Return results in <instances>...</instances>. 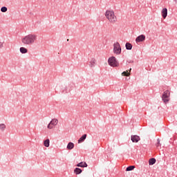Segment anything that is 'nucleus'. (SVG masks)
I'll return each mask as SVG.
<instances>
[{"label":"nucleus","instance_id":"nucleus-1","mask_svg":"<svg viewBox=\"0 0 177 177\" xmlns=\"http://www.w3.org/2000/svg\"><path fill=\"white\" fill-rule=\"evenodd\" d=\"M104 16L106 20L111 24H115V23H117V15H115L114 10H106L105 11Z\"/></svg>","mask_w":177,"mask_h":177},{"label":"nucleus","instance_id":"nucleus-2","mask_svg":"<svg viewBox=\"0 0 177 177\" xmlns=\"http://www.w3.org/2000/svg\"><path fill=\"white\" fill-rule=\"evenodd\" d=\"M37 41V35L29 34L21 38L24 45H32Z\"/></svg>","mask_w":177,"mask_h":177},{"label":"nucleus","instance_id":"nucleus-3","mask_svg":"<svg viewBox=\"0 0 177 177\" xmlns=\"http://www.w3.org/2000/svg\"><path fill=\"white\" fill-rule=\"evenodd\" d=\"M108 63L111 67H118L119 64L115 57H111L108 59Z\"/></svg>","mask_w":177,"mask_h":177},{"label":"nucleus","instance_id":"nucleus-4","mask_svg":"<svg viewBox=\"0 0 177 177\" xmlns=\"http://www.w3.org/2000/svg\"><path fill=\"white\" fill-rule=\"evenodd\" d=\"M169 96H171V92H169V90L163 92V94L162 95V100L164 103H168V102H169Z\"/></svg>","mask_w":177,"mask_h":177},{"label":"nucleus","instance_id":"nucleus-5","mask_svg":"<svg viewBox=\"0 0 177 177\" xmlns=\"http://www.w3.org/2000/svg\"><path fill=\"white\" fill-rule=\"evenodd\" d=\"M121 52L122 49L120 43L115 42L113 44V53H115V55H121Z\"/></svg>","mask_w":177,"mask_h":177},{"label":"nucleus","instance_id":"nucleus-6","mask_svg":"<svg viewBox=\"0 0 177 177\" xmlns=\"http://www.w3.org/2000/svg\"><path fill=\"white\" fill-rule=\"evenodd\" d=\"M59 120L56 118L52 119L50 123L48 124L47 128L48 129H53L57 125Z\"/></svg>","mask_w":177,"mask_h":177},{"label":"nucleus","instance_id":"nucleus-7","mask_svg":"<svg viewBox=\"0 0 177 177\" xmlns=\"http://www.w3.org/2000/svg\"><path fill=\"white\" fill-rule=\"evenodd\" d=\"M146 40V36L145 35H141L136 37V44H139L140 42H145Z\"/></svg>","mask_w":177,"mask_h":177},{"label":"nucleus","instance_id":"nucleus-8","mask_svg":"<svg viewBox=\"0 0 177 177\" xmlns=\"http://www.w3.org/2000/svg\"><path fill=\"white\" fill-rule=\"evenodd\" d=\"M131 141L133 142V143H138V142H139V140H140V137H139L137 135H134V136H131Z\"/></svg>","mask_w":177,"mask_h":177},{"label":"nucleus","instance_id":"nucleus-9","mask_svg":"<svg viewBox=\"0 0 177 177\" xmlns=\"http://www.w3.org/2000/svg\"><path fill=\"white\" fill-rule=\"evenodd\" d=\"M161 14L163 19H167V16H168V10L167 8H163L162 10Z\"/></svg>","mask_w":177,"mask_h":177},{"label":"nucleus","instance_id":"nucleus-10","mask_svg":"<svg viewBox=\"0 0 177 177\" xmlns=\"http://www.w3.org/2000/svg\"><path fill=\"white\" fill-rule=\"evenodd\" d=\"M131 70H132V68H130V70L124 71L123 73H122V75H123V77H129L131 75Z\"/></svg>","mask_w":177,"mask_h":177},{"label":"nucleus","instance_id":"nucleus-11","mask_svg":"<svg viewBox=\"0 0 177 177\" xmlns=\"http://www.w3.org/2000/svg\"><path fill=\"white\" fill-rule=\"evenodd\" d=\"M76 166L80 167L81 168H86V167H88V165L85 162H81L79 164H77Z\"/></svg>","mask_w":177,"mask_h":177},{"label":"nucleus","instance_id":"nucleus-12","mask_svg":"<svg viewBox=\"0 0 177 177\" xmlns=\"http://www.w3.org/2000/svg\"><path fill=\"white\" fill-rule=\"evenodd\" d=\"M44 146H45V147H49V146H50V140H49V139L44 140Z\"/></svg>","mask_w":177,"mask_h":177},{"label":"nucleus","instance_id":"nucleus-13","mask_svg":"<svg viewBox=\"0 0 177 177\" xmlns=\"http://www.w3.org/2000/svg\"><path fill=\"white\" fill-rule=\"evenodd\" d=\"M86 139V134H84L79 140H78V143H82L84 140Z\"/></svg>","mask_w":177,"mask_h":177},{"label":"nucleus","instance_id":"nucleus-14","mask_svg":"<svg viewBox=\"0 0 177 177\" xmlns=\"http://www.w3.org/2000/svg\"><path fill=\"white\" fill-rule=\"evenodd\" d=\"M67 149L68 150H73V149H74V143L69 142L67 145Z\"/></svg>","mask_w":177,"mask_h":177},{"label":"nucleus","instance_id":"nucleus-15","mask_svg":"<svg viewBox=\"0 0 177 177\" xmlns=\"http://www.w3.org/2000/svg\"><path fill=\"white\" fill-rule=\"evenodd\" d=\"M19 50H20L21 53H23V54L27 53V52H28V50H27V48H26L24 47H21L19 48Z\"/></svg>","mask_w":177,"mask_h":177},{"label":"nucleus","instance_id":"nucleus-16","mask_svg":"<svg viewBox=\"0 0 177 177\" xmlns=\"http://www.w3.org/2000/svg\"><path fill=\"white\" fill-rule=\"evenodd\" d=\"M75 174H76V175H80V174H81L82 172V170L80 168H75L74 170Z\"/></svg>","mask_w":177,"mask_h":177},{"label":"nucleus","instance_id":"nucleus-17","mask_svg":"<svg viewBox=\"0 0 177 177\" xmlns=\"http://www.w3.org/2000/svg\"><path fill=\"white\" fill-rule=\"evenodd\" d=\"M95 64H96V59H91V61L90 62L89 66L91 67H95Z\"/></svg>","mask_w":177,"mask_h":177},{"label":"nucleus","instance_id":"nucleus-18","mask_svg":"<svg viewBox=\"0 0 177 177\" xmlns=\"http://www.w3.org/2000/svg\"><path fill=\"white\" fill-rule=\"evenodd\" d=\"M149 165H154L156 164V158H151L149 160Z\"/></svg>","mask_w":177,"mask_h":177},{"label":"nucleus","instance_id":"nucleus-19","mask_svg":"<svg viewBox=\"0 0 177 177\" xmlns=\"http://www.w3.org/2000/svg\"><path fill=\"white\" fill-rule=\"evenodd\" d=\"M6 129V124L1 123L0 124V131H5Z\"/></svg>","mask_w":177,"mask_h":177},{"label":"nucleus","instance_id":"nucleus-20","mask_svg":"<svg viewBox=\"0 0 177 177\" xmlns=\"http://www.w3.org/2000/svg\"><path fill=\"white\" fill-rule=\"evenodd\" d=\"M126 49H127V50H131L132 49V44H131V43H127Z\"/></svg>","mask_w":177,"mask_h":177},{"label":"nucleus","instance_id":"nucleus-21","mask_svg":"<svg viewBox=\"0 0 177 177\" xmlns=\"http://www.w3.org/2000/svg\"><path fill=\"white\" fill-rule=\"evenodd\" d=\"M135 169V166H129L127 167L126 171H133Z\"/></svg>","mask_w":177,"mask_h":177},{"label":"nucleus","instance_id":"nucleus-22","mask_svg":"<svg viewBox=\"0 0 177 177\" xmlns=\"http://www.w3.org/2000/svg\"><path fill=\"white\" fill-rule=\"evenodd\" d=\"M1 12H2L3 13H5V12H8V8H6V7H2V8H1Z\"/></svg>","mask_w":177,"mask_h":177},{"label":"nucleus","instance_id":"nucleus-23","mask_svg":"<svg viewBox=\"0 0 177 177\" xmlns=\"http://www.w3.org/2000/svg\"><path fill=\"white\" fill-rule=\"evenodd\" d=\"M3 48V41H0V49H2Z\"/></svg>","mask_w":177,"mask_h":177},{"label":"nucleus","instance_id":"nucleus-24","mask_svg":"<svg viewBox=\"0 0 177 177\" xmlns=\"http://www.w3.org/2000/svg\"><path fill=\"white\" fill-rule=\"evenodd\" d=\"M158 144H157V147H158L160 146V139L157 140Z\"/></svg>","mask_w":177,"mask_h":177},{"label":"nucleus","instance_id":"nucleus-25","mask_svg":"<svg viewBox=\"0 0 177 177\" xmlns=\"http://www.w3.org/2000/svg\"><path fill=\"white\" fill-rule=\"evenodd\" d=\"M174 1L176 2V3H177V0H174Z\"/></svg>","mask_w":177,"mask_h":177}]
</instances>
